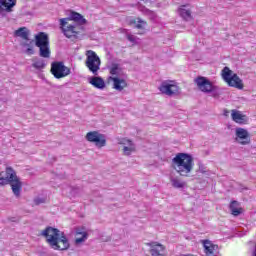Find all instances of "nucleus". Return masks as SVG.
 Returning a JSON list of instances; mask_svg holds the SVG:
<instances>
[{
    "label": "nucleus",
    "instance_id": "18",
    "mask_svg": "<svg viewBox=\"0 0 256 256\" xmlns=\"http://www.w3.org/2000/svg\"><path fill=\"white\" fill-rule=\"evenodd\" d=\"M120 145H128V146H124L123 148L124 155H131V153L135 151V144H133V141L129 139H122V141L120 142Z\"/></svg>",
    "mask_w": 256,
    "mask_h": 256
},
{
    "label": "nucleus",
    "instance_id": "16",
    "mask_svg": "<svg viewBox=\"0 0 256 256\" xmlns=\"http://www.w3.org/2000/svg\"><path fill=\"white\" fill-rule=\"evenodd\" d=\"M108 81H113V89L116 91H123V89H127L128 87L127 80L117 76L108 77Z\"/></svg>",
    "mask_w": 256,
    "mask_h": 256
},
{
    "label": "nucleus",
    "instance_id": "4",
    "mask_svg": "<svg viewBox=\"0 0 256 256\" xmlns=\"http://www.w3.org/2000/svg\"><path fill=\"white\" fill-rule=\"evenodd\" d=\"M5 185H10L15 197H21L23 182L11 167H7L5 172H0V187H5Z\"/></svg>",
    "mask_w": 256,
    "mask_h": 256
},
{
    "label": "nucleus",
    "instance_id": "11",
    "mask_svg": "<svg viewBox=\"0 0 256 256\" xmlns=\"http://www.w3.org/2000/svg\"><path fill=\"white\" fill-rule=\"evenodd\" d=\"M159 91L162 92L163 95H168V97H172V95H177L180 89L175 81H164L159 86Z\"/></svg>",
    "mask_w": 256,
    "mask_h": 256
},
{
    "label": "nucleus",
    "instance_id": "14",
    "mask_svg": "<svg viewBox=\"0 0 256 256\" xmlns=\"http://www.w3.org/2000/svg\"><path fill=\"white\" fill-rule=\"evenodd\" d=\"M235 141L239 143V145H249L251 143V136L247 130L237 128Z\"/></svg>",
    "mask_w": 256,
    "mask_h": 256
},
{
    "label": "nucleus",
    "instance_id": "6",
    "mask_svg": "<svg viewBox=\"0 0 256 256\" xmlns=\"http://www.w3.org/2000/svg\"><path fill=\"white\" fill-rule=\"evenodd\" d=\"M221 75L223 81H225L228 87H233L234 89H238L240 91L245 89L243 80L239 77V75H237V73H234L233 70H230L229 67H224L222 69Z\"/></svg>",
    "mask_w": 256,
    "mask_h": 256
},
{
    "label": "nucleus",
    "instance_id": "10",
    "mask_svg": "<svg viewBox=\"0 0 256 256\" xmlns=\"http://www.w3.org/2000/svg\"><path fill=\"white\" fill-rule=\"evenodd\" d=\"M195 85L198 87L199 91L202 93H213L217 87L213 85V82L204 76H198L194 79Z\"/></svg>",
    "mask_w": 256,
    "mask_h": 256
},
{
    "label": "nucleus",
    "instance_id": "7",
    "mask_svg": "<svg viewBox=\"0 0 256 256\" xmlns=\"http://www.w3.org/2000/svg\"><path fill=\"white\" fill-rule=\"evenodd\" d=\"M35 45L39 49V55L44 59L51 57V48L49 46V35L45 32H39L34 36Z\"/></svg>",
    "mask_w": 256,
    "mask_h": 256
},
{
    "label": "nucleus",
    "instance_id": "24",
    "mask_svg": "<svg viewBox=\"0 0 256 256\" xmlns=\"http://www.w3.org/2000/svg\"><path fill=\"white\" fill-rule=\"evenodd\" d=\"M87 237H88V234L86 231L77 229L75 243L76 244L83 243V241H86Z\"/></svg>",
    "mask_w": 256,
    "mask_h": 256
},
{
    "label": "nucleus",
    "instance_id": "13",
    "mask_svg": "<svg viewBox=\"0 0 256 256\" xmlns=\"http://www.w3.org/2000/svg\"><path fill=\"white\" fill-rule=\"evenodd\" d=\"M151 256H167V247L159 242L146 243Z\"/></svg>",
    "mask_w": 256,
    "mask_h": 256
},
{
    "label": "nucleus",
    "instance_id": "19",
    "mask_svg": "<svg viewBox=\"0 0 256 256\" xmlns=\"http://www.w3.org/2000/svg\"><path fill=\"white\" fill-rule=\"evenodd\" d=\"M16 3L17 0H0L2 11H7V13H11V11H13V7L16 5Z\"/></svg>",
    "mask_w": 256,
    "mask_h": 256
},
{
    "label": "nucleus",
    "instance_id": "25",
    "mask_svg": "<svg viewBox=\"0 0 256 256\" xmlns=\"http://www.w3.org/2000/svg\"><path fill=\"white\" fill-rule=\"evenodd\" d=\"M121 71V67H119V64L113 63L111 67L109 68V73L112 75V77H117Z\"/></svg>",
    "mask_w": 256,
    "mask_h": 256
},
{
    "label": "nucleus",
    "instance_id": "29",
    "mask_svg": "<svg viewBox=\"0 0 256 256\" xmlns=\"http://www.w3.org/2000/svg\"><path fill=\"white\" fill-rule=\"evenodd\" d=\"M224 116L229 117V110H227V109L224 110Z\"/></svg>",
    "mask_w": 256,
    "mask_h": 256
},
{
    "label": "nucleus",
    "instance_id": "17",
    "mask_svg": "<svg viewBox=\"0 0 256 256\" xmlns=\"http://www.w3.org/2000/svg\"><path fill=\"white\" fill-rule=\"evenodd\" d=\"M231 117L232 121H234V123H238V125H245V123H247V115H244L239 110H231Z\"/></svg>",
    "mask_w": 256,
    "mask_h": 256
},
{
    "label": "nucleus",
    "instance_id": "23",
    "mask_svg": "<svg viewBox=\"0 0 256 256\" xmlns=\"http://www.w3.org/2000/svg\"><path fill=\"white\" fill-rule=\"evenodd\" d=\"M129 25H134L136 29H140L143 31L147 27V22H145L141 18H134L130 20Z\"/></svg>",
    "mask_w": 256,
    "mask_h": 256
},
{
    "label": "nucleus",
    "instance_id": "3",
    "mask_svg": "<svg viewBox=\"0 0 256 256\" xmlns=\"http://www.w3.org/2000/svg\"><path fill=\"white\" fill-rule=\"evenodd\" d=\"M193 167H195L193 156L187 153H178L172 159V168L180 177H190Z\"/></svg>",
    "mask_w": 256,
    "mask_h": 256
},
{
    "label": "nucleus",
    "instance_id": "28",
    "mask_svg": "<svg viewBox=\"0 0 256 256\" xmlns=\"http://www.w3.org/2000/svg\"><path fill=\"white\" fill-rule=\"evenodd\" d=\"M128 41H130V43H135V36L132 34H127L126 35Z\"/></svg>",
    "mask_w": 256,
    "mask_h": 256
},
{
    "label": "nucleus",
    "instance_id": "1",
    "mask_svg": "<svg viewBox=\"0 0 256 256\" xmlns=\"http://www.w3.org/2000/svg\"><path fill=\"white\" fill-rule=\"evenodd\" d=\"M59 22L60 29L67 39H78L79 35L85 31L83 25L87 24V19L80 13L72 12L70 17L61 18Z\"/></svg>",
    "mask_w": 256,
    "mask_h": 256
},
{
    "label": "nucleus",
    "instance_id": "22",
    "mask_svg": "<svg viewBox=\"0 0 256 256\" xmlns=\"http://www.w3.org/2000/svg\"><path fill=\"white\" fill-rule=\"evenodd\" d=\"M189 5H182L180 6V8L178 9V13L181 17H183L185 19V21H189V19H192L191 16V10L187 9Z\"/></svg>",
    "mask_w": 256,
    "mask_h": 256
},
{
    "label": "nucleus",
    "instance_id": "27",
    "mask_svg": "<svg viewBox=\"0 0 256 256\" xmlns=\"http://www.w3.org/2000/svg\"><path fill=\"white\" fill-rule=\"evenodd\" d=\"M47 202V198L46 197H37L34 200L35 205H42V203H46Z\"/></svg>",
    "mask_w": 256,
    "mask_h": 256
},
{
    "label": "nucleus",
    "instance_id": "15",
    "mask_svg": "<svg viewBox=\"0 0 256 256\" xmlns=\"http://www.w3.org/2000/svg\"><path fill=\"white\" fill-rule=\"evenodd\" d=\"M204 253L206 256H218L217 251L219 250V246L213 244L209 240H203Z\"/></svg>",
    "mask_w": 256,
    "mask_h": 256
},
{
    "label": "nucleus",
    "instance_id": "9",
    "mask_svg": "<svg viewBox=\"0 0 256 256\" xmlns=\"http://www.w3.org/2000/svg\"><path fill=\"white\" fill-rule=\"evenodd\" d=\"M50 72L55 79H63L71 75V68L65 66L63 62L55 61L51 63Z\"/></svg>",
    "mask_w": 256,
    "mask_h": 256
},
{
    "label": "nucleus",
    "instance_id": "8",
    "mask_svg": "<svg viewBox=\"0 0 256 256\" xmlns=\"http://www.w3.org/2000/svg\"><path fill=\"white\" fill-rule=\"evenodd\" d=\"M85 65L93 75H97L99 69H101V58H99L95 51L87 50Z\"/></svg>",
    "mask_w": 256,
    "mask_h": 256
},
{
    "label": "nucleus",
    "instance_id": "2",
    "mask_svg": "<svg viewBox=\"0 0 256 256\" xmlns=\"http://www.w3.org/2000/svg\"><path fill=\"white\" fill-rule=\"evenodd\" d=\"M41 235L46 239V243L51 249H54V251H67V249L71 247L69 238H67L65 232H61L57 228L49 226L41 232Z\"/></svg>",
    "mask_w": 256,
    "mask_h": 256
},
{
    "label": "nucleus",
    "instance_id": "26",
    "mask_svg": "<svg viewBox=\"0 0 256 256\" xmlns=\"http://www.w3.org/2000/svg\"><path fill=\"white\" fill-rule=\"evenodd\" d=\"M171 183L172 187H175V189H183V187H185V182L181 181L179 178H173Z\"/></svg>",
    "mask_w": 256,
    "mask_h": 256
},
{
    "label": "nucleus",
    "instance_id": "12",
    "mask_svg": "<svg viewBox=\"0 0 256 256\" xmlns=\"http://www.w3.org/2000/svg\"><path fill=\"white\" fill-rule=\"evenodd\" d=\"M86 140L89 141V143H94L96 147H105L107 145V139L105 138V135L99 133L98 131H90L86 134Z\"/></svg>",
    "mask_w": 256,
    "mask_h": 256
},
{
    "label": "nucleus",
    "instance_id": "20",
    "mask_svg": "<svg viewBox=\"0 0 256 256\" xmlns=\"http://www.w3.org/2000/svg\"><path fill=\"white\" fill-rule=\"evenodd\" d=\"M240 205L241 204L236 200H233L230 203V211L234 217H239V215H241V213H243V209L241 207H239Z\"/></svg>",
    "mask_w": 256,
    "mask_h": 256
},
{
    "label": "nucleus",
    "instance_id": "5",
    "mask_svg": "<svg viewBox=\"0 0 256 256\" xmlns=\"http://www.w3.org/2000/svg\"><path fill=\"white\" fill-rule=\"evenodd\" d=\"M29 35H31V32L27 27L18 28L14 32V37H18L20 39L19 43L22 53H25L26 55H33V40L29 38Z\"/></svg>",
    "mask_w": 256,
    "mask_h": 256
},
{
    "label": "nucleus",
    "instance_id": "21",
    "mask_svg": "<svg viewBox=\"0 0 256 256\" xmlns=\"http://www.w3.org/2000/svg\"><path fill=\"white\" fill-rule=\"evenodd\" d=\"M90 85L96 89H105V80L101 77L94 76L90 79Z\"/></svg>",
    "mask_w": 256,
    "mask_h": 256
}]
</instances>
